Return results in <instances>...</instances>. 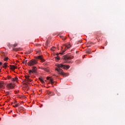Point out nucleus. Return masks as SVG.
I'll list each match as a JSON object with an SVG mask.
<instances>
[{"label": "nucleus", "mask_w": 125, "mask_h": 125, "mask_svg": "<svg viewBox=\"0 0 125 125\" xmlns=\"http://www.w3.org/2000/svg\"><path fill=\"white\" fill-rule=\"evenodd\" d=\"M57 67H58V68H56V70L58 72L60 75H62V76H63V77H67L68 76V73L63 72V70L60 68H62V69H69L70 68V65H63L61 63L57 64Z\"/></svg>", "instance_id": "nucleus-1"}, {"label": "nucleus", "mask_w": 125, "mask_h": 125, "mask_svg": "<svg viewBox=\"0 0 125 125\" xmlns=\"http://www.w3.org/2000/svg\"><path fill=\"white\" fill-rule=\"evenodd\" d=\"M35 59H32L27 63V65H28V66H34V65L38 64V59H39V60H41V61H42V62H44V60H43V58H42V56L35 57Z\"/></svg>", "instance_id": "nucleus-2"}, {"label": "nucleus", "mask_w": 125, "mask_h": 125, "mask_svg": "<svg viewBox=\"0 0 125 125\" xmlns=\"http://www.w3.org/2000/svg\"><path fill=\"white\" fill-rule=\"evenodd\" d=\"M74 58V56L70 55H65L62 57V60L66 62V63H71V60Z\"/></svg>", "instance_id": "nucleus-3"}, {"label": "nucleus", "mask_w": 125, "mask_h": 125, "mask_svg": "<svg viewBox=\"0 0 125 125\" xmlns=\"http://www.w3.org/2000/svg\"><path fill=\"white\" fill-rule=\"evenodd\" d=\"M37 70H38V68H37V67L33 66L32 67V70H29V75H32V74H36L37 72Z\"/></svg>", "instance_id": "nucleus-4"}, {"label": "nucleus", "mask_w": 125, "mask_h": 125, "mask_svg": "<svg viewBox=\"0 0 125 125\" xmlns=\"http://www.w3.org/2000/svg\"><path fill=\"white\" fill-rule=\"evenodd\" d=\"M63 46H65V49L64 50H62V52L60 53L59 54H63L65 52V51H66V48H70V47H71V44H69L67 45H63Z\"/></svg>", "instance_id": "nucleus-5"}, {"label": "nucleus", "mask_w": 125, "mask_h": 125, "mask_svg": "<svg viewBox=\"0 0 125 125\" xmlns=\"http://www.w3.org/2000/svg\"><path fill=\"white\" fill-rule=\"evenodd\" d=\"M25 79L26 80H25V82H26V83H31V82H32L33 80L30 79V76H25Z\"/></svg>", "instance_id": "nucleus-6"}, {"label": "nucleus", "mask_w": 125, "mask_h": 125, "mask_svg": "<svg viewBox=\"0 0 125 125\" xmlns=\"http://www.w3.org/2000/svg\"><path fill=\"white\" fill-rule=\"evenodd\" d=\"M7 87L9 89H11L12 88H14V86H13V84H12V83H10L7 85Z\"/></svg>", "instance_id": "nucleus-7"}, {"label": "nucleus", "mask_w": 125, "mask_h": 125, "mask_svg": "<svg viewBox=\"0 0 125 125\" xmlns=\"http://www.w3.org/2000/svg\"><path fill=\"white\" fill-rule=\"evenodd\" d=\"M10 69H11V70H12V71H14V70H15V69H17V66L10 65Z\"/></svg>", "instance_id": "nucleus-8"}, {"label": "nucleus", "mask_w": 125, "mask_h": 125, "mask_svg": "<svg viewBox=\"0 0 125 125\" xmlns=\"http://www.w3.org/2000/svg\"><path fill=\"white\" fill-rule=\"evenodd\" d=\"M47 80H49L50 81V83L52 84H53L54 82H53V79L51 78V77H47L46 78Z\"/></svg>", "instance_id": "nucleus-9"}, {"label": "nucleus", "mask_w": 125, "mask_h": 125, "mask_svg": "<svg viewBox=\"0 0 125 125\" xmlns=\"http://www.w3.org/2000/svg\"><path fill=\"white\" fill-rule=\"evenodd\" d=\"M12 81L13 82H17V81H18V78L15 77V78H12Z\"/></svg>", "instance_id": "nucleus-10"}, {"label": "nucleus", "mask_w": 125, "mask_h": 125, "mask_svg": "<svg viewBox=\"0 0 125 125\" xmlns=\"http://www.w3.org/2000/svg\"><path fill=\"white\" fill-rule=\"evenodd\" d=\"M13 50L14 51H19V49L17 48H14V47L13 48Z\"/></svg>", "instance_id": "nucleus-11"}, {"label": "nucleus", "mask_w": 125, "mask_h": 125, "mask_svg": "<svg viewBox=\"0 0 125 125\" xmlns=\"http://www.w3.org/2000/svg\"><path fill=\"white\" fill-rule=\"evenodd\" d=\"M6 67H7V62H5L3 64V67L5 69L6 68Z\"/></svg>", "instance_id": "nucleus-12"}, {"label": "nucleus", "mask_w": 125, "mask_h": 125, "mask_svg": "<svg viewBox=\"0 0 125 125\" xmlns=\"http://www.w3.org/2000/svg\"><path fill=\"white\" fill-rule=\"evenodd\" d=\"M39 80H40V81L42 83H44V81H43V80H42V78H39Z\"/></svg>", "instance_id": "nucleus-13"}, {"label": "nucleus", "mask_w": 125, "mask_h": 125, "mask_svg": "<svg viewBox=\"0 0 125 125\" xmlns=\"http://www.w3.org/2000/svg\"><path fill=\"white\" fill-rule=\"evenodd\" d=\"M4 83L3 82H0V88H1L3 86Z\"/></svg>", "instance_id": "nucleus-14"}, {"label": "nucleus", "mask_w": 125, "mask_h": 125, "mask_svg": "<svg viewBox=\"0 0 125 125\" xmlns=\"http://www.w3.org/2000/svg\"><path fill=\"white\" fill-rule=\"evenodd\" d=\"M18 45V43H15L13 45V46H12V48H15V47H16V46Z\"/></svg>", "instance_id": "nucleus-15"}, {"label": "nucleus", "mask_w": 125, "mask_h": 125, "mask_svg": "<svg viewBox=\"0 0 125 125\" xmlns=\"http://www.w3.org/2000/svg\"><path fill=\"white\" fill-rule=\"evenodd\" d=\"M43 70H44V71H45V72H49V70H48V69L46 68H43Z\"/></svg>", "instance_id": "nucleus-16"}, {"label": "nucleus", "mask_w": 125, "mask_h": 125, "mask_svg": "<svg viewBox=\"0 0 125 125\" xmlns=\"http://www.w3.org/2000/svg\"><path fill=\"white\" fill-rule=\"evenodd\" d=\"M23 64H25V65H27V60H24V61L22 62Z\"/></svg>", "instance_id": "nucleus-17"}, {"label": "nucleus", "mask_w": 125, "mask_h": 125, "mask_svg": "<svg viewBox=\"0 0 125 125\" xmlns=\"http://www.w3.org/2000/svg\"><path fill=\"white\" fill-rule=\"evenodd\" d=\"M8 46L9 48H11L12 47V45H11L10 43H9L8 44Z\"/></svg>", "instance_id": "nucleus-18"}, {"label": "nucleus", "mask_w": 125, "mask_h": 125, "mask_svg": "<svg viewBox=\"0 0 125 125\" xmlns=\"http://www.w3.org/2000/svg\"><path fill=\"white\" fill-rule=\"evenodd\" d=\"M23 109H24V108L22 106H20L19 107V110L20 111L21 110H23Z\"/></svg>", "instance_id": "nucleus-19"}, {"label": "nucleus", "mask_w": 125, "mask_h": 125, "mask_svg": "<svg viewBox=\"0 0 125 125\" xmlns=\"http://www.w3.org/2000/svg\"><path fill=\"white\" fill-rule=\"evenodd\" d=\"M55 58L57 60H60V57L58 56H57Z\"/></svg>", "instance_id": "nucleus-20"}, {"label": "nucleus", "mask_w": 125, "mask_h": 125, "mask_svg": "<svg viewBox=\"0 0 125 125\" xmlns=\"http://www.w3.org/2000/svg\"><path fill=\"white\" fill-rule=\"evenodd\" d=\"M8 59H9L8 58V57L5 58L4 59V61H7V60H8Z\"/></svg>", "instance_id": "nucleus-21"}, {"label": "nucleus", "mask_w": 125, "mask_h": 125, "mask_svg": "<svg viewBox=\"0 0 125 125\" xmlns=\"http://www.w3.org/2000/svg\"><path fill=\"white\" fill-rule=\"evenodd\" d=\"M60 38H61V39H62V40H65V39L64 38V37H63V36H60Z\"/></svg>", "instance_id": "nucleus-22"}, {"label": "nucleus", "mask_w": 125, "mask_h": 125, "mask_svg": "<svg viewBox=\"0 0 125 125\" xmlns=\"http://www.w3.org/2000/svg\"><path fill=\"white\" fill-rule=\"evenodd\" d=\"M8 80H12V78H11L10 76H8Z\"/></svg>", "instance_id": "nucleus-23"}, {"label": "nucleus", "mask_w": 125, "mask_h": 125, "mask_svg": "<svg viewBox=\"0 0 125 125\" xmlns=\"http://www.w3.org/2000/svg\"><path fill=\"white\" fill-rule=\"evenodd\" d=\"M18 106H20V104H16V107H18Z\"/></svg>", "instance_id": "nucleus-24"}, {"label": "nucleus", "mask_w": 125, "mask_h": 125, "mask_svg": "<svg viewBox=\"0 0 125 125\" xmlns=\"http://www.w3.org/2000/svg\"><path fill=\"white\" fill-rule=\"evenodd\" d=\"M45 45H48V42H46V43H45Z\"/></svg>", "instance_id": "nucleus-25"}, {"label": "nucleus", "mask_w": 125, "mask_h": 125, "mask_svg": "<svg viewBox=\"0 0 125 125\" xmlns=\"http://www.w3.org/2000/svg\"><path fill=\"white\" fill-rule=\"evenodd\" d=\"M52 50H53V51H54L55 50H54V47H53L51 48Z\"/></svg>", "instance_id": "nucleus-26"}, {"label": "nucleus", "mask_w": 125, "mask_h": 125, "mask_svg": "<svg viewBox=\"0 0 125 125\" xmlns=\"http://www.w3.org/2000/svg\"><path fill=\"white\" fill-rule=\"evenodd\" d=\"M86 53H88L89 54H90V52L89 51H87Z\"/></svg>", "instance_id": "nucleus-27"}, {"label": "nucleus", "mask_w": 125, "mask_h": 125, "mask_svg": "<svg viewBox=\"0 0 125 125\" xmlns=\"http://www.w3.org/2000/svg\"><path fill=\"white\" fill-rule=\"evenodd\" d=\"M1 65H2V62H0V66Z\"/></svg>", "instance_id": "nucleus-28"}, {"label": "nucleus", "mask_w": 125, "mask_h": 125, "mask_svg": "<svg viewBox=\"0 0 125 125\" xmlns=\"http://www.w3.org/2000/svg\"><path fill=\"white\" fill-rule=\"evenodd\" d=\"M56 55H57V56H58V55H59V53H57Z\"/></svg>", "instance_id": "nucleus-29"}, {"label": "nucleus", "mask_w": 125, "mask_h": 125, "mask_svg": "<svg viewBox=\"0 0 125 125\" xmlns=\"http://www.w3.org/2000/svg\"><path fill=\"white\" fill-rule=\"evenodd\" d=\"M16 116H17V115L15 114L13 115V117H16Z\"/></svg>", "instance_id": "nucleus-30"}, {"label": "nucleus", "mask_w": 125, "mask_h": 125, "mask_svg": "<svg viewBox=\"0 0 125 125\" xmlns=\"http://www.w3.org/2000/svg\"><path fill=\"white\" fill-rule=\"evenodd\" d=\"M51 92H49V93H48V94H51Z\"/></svg>", "instance_id": "nucleus-31"}, {"label": "nucleus", "mask_w": 125, "mask_h": 125, "mask_svg": "<svg viewBox=\"0 0 125 125\" xmlns=\"http://www.w3.org/2000/svg\"><path fill=\"white\" fill-rule=\"evenodd\" d=\"M17 103V101H15V103H14V104H16Z\"/></svg>", "instance_id": "nucleus-32"}, {"label": "nucleus", "mask_w": 125, "mask_h": 125, "mask_svg": "<svg viewBox=\"0 0 125 125\" xmlns=\"http://www.w3.org/2000/svg\"><path fill=\"white\" fill-rule=\"evenodd\" d=\"M7 94H9V92H7Z\"/></svg>", "instance_id": "nucleus-33"}, {"label": "nucleus", "mask_w": 125, "mask_h": 125, "mask_svg": "<svg viewBox=\"0 0 125 125\" xmlns=\"http://www.w3.org/2000/svg\"><path fill=\"white\" fill-rule=\"evenodd\" d=\"M76 53H79V51H77Z\"/></svg>", "instance_id": "nucleus-34"}, {"label": "nucleus", "mask_w": 125, "mask_h": 125, "mask_svg": "<svg viewBox=\"0 0 125 125\" xmlns=\"http://www.w3.org/2000/svg\"><path fill=\"white\" fill-rule=\"evenodd\" d=\"M13 107L15 108V107H16V105L15 104V106L13 105Z\"/></svg>", "instance_id": "nucleus-35"}, {"label": "nucleus", "mask_w": 125, "mask_h": 125, "mask_svg": "<svg viewBox=\"0 0 125 125\" xmlns=\"http://www.w3.org/2000/svg\"><path fill=\"white\" fill-rule=\"evenodd\" d=\"M63 49V47H62V49Z\"/></svg>", "instance_id": "nucleus-36"}, {"label": "nucleus", "mask_w": 125, "mask_h": 125, "mask_svg": "<svg viewBox=\"0 0 125 125\" xmlns=\"http://www.w3.org/2000/svg\"><path fill=\"white\" fill-rule=\"evenodd\" d=\"M15 92H16V93H17V91H15Z\"/></svg>", "instance_id": "nucleus-37"}, {"label": "nucleus", "mask_w": 125, "mask_h": 125, "mask_svg": "<svg viewBox=\"0 0 125 125\" xmlns=\"http://www.w3.org/2000/svg\"><path fill=\"white\" fill-rule=\"evenodd\" d=\"M15 92H16V93H17V91H15Z\"/></svg>", "instance_id": "nucleus-38"}, {"label": "nucleus", "mask_w": 125, "mask_h": 125, "mask_svg": "<svg viewBox=\"0 0 125 125\" xmlns=\"http://www.w3.org/2000/svg\"><path fill=\"white\" fill-rule=\"evenodd\" d=\"M0 71H1V69H0Z\"/></svg>", "instance_id": "nucleus-39"}]
</instances>
